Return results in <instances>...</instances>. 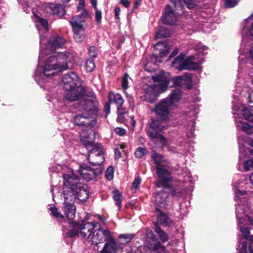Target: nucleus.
I'll list each match as a JSON object with an SVG mask.
<instances>
[{"instance_id": "f3484780", "label": "nucleus", "mask_w": 253, "mask_h": 253, "mask_svg": "<svg viewBox=\"0 0 253 253\" xmlns=\"http://www.w3.org/2000/svg\"><path fill=\"white\" fill-rule=\"evenodd\" d=\"M75 124L79 126H93L96 124L95 119L93 116H90L87 114L86 115L85 112H83L82 114L76 115L74 118Z\"/></svg>"}, {"instance_id": "e2e57ef3", "label": "nucleus", "mask_w": 253, "mask_h": 253, "mask_svg": "<svg viewBox=\"0 0 253 253\" xmlns=\"http://www.w3.org/2000/svg\"><path fill=\"white\" fill-rule=\"evenodd\" d=\"M249 99L250 103H253V91L249 94Z\"/></svg>"}, {"instance_id": "423d86ee", "label": "nucleus", "mask_w": 253, "mask_h": 253, "mask_svg": "<svg viewBox=\"0 0 253 253\" xmlns=\"http://www.w3.org/2000/svg\"><path fill=\"white\" fill-rule=\"evenodd\" d=\"M63 87L67 91L65 98L66 100L73 101L78 100L83 95V90L79 86L78 77L74 73L65 75L62 80Z\"/></svg>"}, {"instance_id": "473e14b6", "label": "nucleus", "mask_w": 253, "mask_h": 253, "mask_svg": "<svg viewBox=\"0 0 253 253\" xmlns=\"http://www.w3.org/2000/svg\"><path fill=\"white\" fill-rule=\"evenodd\" d=\"M155 232L158 234L160 239L163 242H166L169 240V236L168 234L165 232L158 225L157 223H155Z\"/></svg>"}, {"instance_id": "338daca9", "label": "nucleus", "mask_w": 253, "mask_h": 253, "mask_svg": "<svg viewBox=\"0 0 253 253\" xmlns=\"http://www.w3.org/2000/svg\"><path fill=\"white\" fill-rule=\"evenodd\" d=\"M250 76L251 79V82L253 84V71L251 72L250 74Z\"/></svg>"}, {"instance_id": "72a5a7b5", "label": "nucleus", "mask_w": 253, "mask_h": 253, "mask_svg": "<svg viewBox=\"0 0 253 253\" xmlns=\"http://www.w3.org/2000/svg\"><path fill=\"white\" fill-rule=\"evenodd\" d=\"M113 199L115 202V204L118 207L119 210H120L122 205V195L120 192L116 189H115L113 192Z\"/></svg>"}, {"instance_id": "6e6552de", "label": "nucleus", "mask_w": 253, "mask_h": 253, "mask_svg": "<svg viewBox=\"0 0 253 253\" xmlns=\"http://www.w3.org/2000/svg\"><path fill=\"white\" fill-rule=\"evenodd\" d=\"M155 84L147 86L144 88L145 97L150 102H153L156 97L168 89L170 79L164 75H156L152 77Z\"/></svg>"}, {"instance_id": "412c9836", "label": "nucleus", "mask_w": 253, "mask_h": 253, "mask_svg": "<svg viewBox=\"0 0 253 253\" xmlns=\"http://www.w3.org/2000/svg\"><path fill=\"white\" fill-rule=\"evenodd\" d=\"M171 81L175 86H182L187 84L189 88L192 86V76L190 74L185 73L183 76L175 77L171 79Z\"/></svg>"}, {"instance_id": "f704fd0d", "label": "nucleus", "mask_w": 253, "mask_h": 253, "mask_svg": "<svg viewBox=\"0 0 253 253\" xmlns=\"http://www.w3.org/2000/svg\"><path fill=\"white\" fill-rule=\"evenodd\" d=\"M170 33L168 29L164 27H161L157 32L155 37L156 39H162L169 37Z\"/></svg>"}, {"instance_id": "bb28decb", "label": "nucleus", "mask_w": 253, "mask_h": 253, "mask_svg": "<svg viewBox=\"0 0 253 253\" xmlns=\"http://www.w3.org/2000/svg\"><path fill=\"white\" fill-rule=\"evenodd\" d=\"M165 189L158 192L155 196V203L161 207H164L167 204L168 194L164 191Z\"/></svg>"}, {"instance_id": "4be33fe9", "label": "nucleus", "mask_w": 253, "mask_h": 253, "mask_svg": "<svg viewBox=\"0 0 253 253\" xmlns=\"http://www.w3.org/2000/svg\"><path fill=\"white\" fill-rule=\"evenodd\" d=\"M45 10L47 12L59 17L63 16L65 13V8L62 5L53 3L47 4Z\"/></svg>"}, {"instance_id": "3c124183", "label": "nucleus", "mask_w": 253, "mask_h": 253, "mask_svg": "<svg viewBox=\"0 0 253 253\" xmlns=\"http://www.w3.org/2000/svg\"><path fill=\"white\" fill-rule=\"evenodd\" d=\"M253 20V13L246 19V22L249 23L250 21ZM250 34L251 36H253V23L252 24V26L250 29Z\"/></svg>"}, {"instance_id": "ddd939ff", "label": "nucleus", "mask_w": 253, "mask_h": 253, "mask_svg": "<svg viewBox=\"0 0 253 253\" xmlns=\"http://www.w3.org/2000/svg\"><path fill=\"white\" fill-rule=\"evenodd\" d=\"M238 143L239 144V161H241L242 159H243L247 152L245 149L247 145H249L250 147V154L253 156V140L249 139L248 141H244L243 139L241 138H238ZM252 168H253V158L248 160L244 163V169L245 170L247 171L250 170Z\"/></svg>"}, {"instance_id": "6e6d98bb", "label": "nucleus", "mask_w": 253, "mask_h": 253, "mask_svg": "<svg viewBox=\"0 0 253 253\" xmlns=\"http://www.w3.org/2000/svg\"><path fill=\"white\" fill-rule=\"evenodd\" d=\"M110 104H111V103H110L109 101L105 105V111L106 114V116L110 113Z\"/></svg>"}, {"instance_id": "c85d7f7f", "label": "nucleus", "mask_w": 253, "mask_h": 253, "mask_svg": "<svg viewBox=\"0 0 253 253\" xmlns=\"http://www.w3.org/2000/svg\"><path fill=\"white\" fill-rule=\"evenodd\" d=\"M70 23L72 25L73 30H84V19L80 16H75L73 17L70 21Z\"/></svg>"}, {"instance_id": "1a4fd4ad", "label": "nucleus", "mask_w": 253, "mask_h": 253, "mask_svg": "<svg viewBox=\"0 0 253 253\" xmlns=\"http://www.w3.org/2000/svg\"><path fill=\"white\" fill-rule=\"evenodd\" d=\"M233 115L234 116L236 126L238 130L241 129L247 134L253 132V125H249L241 120H238L242 116L244 119L253 123V114L249 109L243 106L233 105Z\"/></svg>"}, {"instance_id": "5701e85b", "label": "nucleus", "mask_w": 253, "mask_h": 253, "mask_svg": "<svg viewBox=\"0 0 253 253\" xmlns=\"http://www.w3.org/2000/svg\"><path fill=\"white\" fill-rule=\"evenodd\" d=\"M181 97V91L180 89L178 88L172 91L169 96L164 99H167V103L170 107H172L176 105V104L180 101Z\"/></svg>"}, {"instance_id": "9b49d317", "label": "nucleus", "mask_w": 253, "mask_h": 253, "mask_svg": "<svg viewBox=\"0 0 253 253\" xmlns=\"http://www.w3.org/2000/svg\"><path fill=\"white\" fill-rule=\"evenodd\" d=\"M47 39H45L40 36V44L42 46L41 48H43L42 46H45L44 50L41 49L39 54V60L43 57L44 54H48L55 51L56 49L59 48H61L65 42V40L63 38L55 36L50 38L49 42L46 44Z\"/></svg>"}, {"instance_id": "4d7b16f0", "label": "nucleus", "mask_w": 253, "mask_h": 253, "mask_svg": "<svg viewBox=\"0 0 253 253\" xmlns=\"http://www.w3.org/2000/svg\"><path fill=\"white\" fill-rule=\"evenodd\" d=\"M81 18L84 19H84L86 18L88 16V12L86 10H84L79 15Z\"/></svg>"}, {"instance_id": "49530a36", "label": "nucleus", "mask_w": 253, "mask_h": 253, "mask_svg": "<svg viewBox=\"0 0 253 253\" xmlns=\"http://www.w3.org/2000/svg\"><path fill=\"white\" fill-rule=\"evenodd\" d=\"M239 0H226L225 7L227 8L233 7L238 2Z\"/></svg>"}, {"instance_id": "20e7f679", "label": "nucleus", "mask_w": 253, "mask_h": 253, "mask_svg": "<svg viewBox=\"0 0 253 253\" xmlns=\"http://www.w3.org/2000/svg\"><path fill=\"white\" fill-rule=\"evenodd\" d=\"M82 144L88 150L87 160L93 166L100 165L105 160L102 146L100 144H94L95 134L91 129L82 131L80 134Z\"/></svg>"}, {"instance_id": "a211bd4d", "label": "nucleus", "mask_w": 253, "mask_h": 253, "mask_svg": "<svg viewBox=\"0 0 253 253\" xmlns=\"http://www.w3.org/2000/svg\"><path fill=\"white\" fill-rule=\"evenodd\" d=\"M63 177L64 186L63 191H74L75 189L77 188V185L82 184L79 182L77 176L74 173H72V174H65L63 175Z\"/></svg>"}, {"instance_id": "dca6fc26", "label": "nucleus", "mask_w": 253, "mask_h": 253, "mask_svg": "<svg viewBox=\"0 0 253 253\" xmlns=\"http://www.w3.org/2000/svg\"><path fill=\"white\" fill-rule=\"evenodd\" d=\"M111 234L109 230H103L99 228L93 232L90 240L92 245H97L107 241L108 239H111Z\"/></svg>"}, {"instance_id": "8fccbe9b", "label": "nucleus", "mask_w": 253, "mask_h": 253, "mask_svg": "<svg viewBox=\"0 0 253 253\" xmlns=\"http://www.w3.org/2000/svg\"><path fill=\"white\" fill-rule=\"evenodd\" d=\"M152 249L154 251H158L159 249H162L163 251H165V247H164L160 242H158L153 245Z\"/></svg>"}, {"instance_id": "4468645a", "label": "nucleus", "mask_w": 253, "mask_h": 253, "mask_svg": "<svg viewBox=\"0 0 253 253\" xmlns=\"http://www.w3.org/2000/svg\"><path fill=\"white\" fill-rule=\"evenodd\" d=\"M79 103L80 108L82 109L88 115L93 116L97 113L98 103L94 97H84L80 101Z\"/></svg>"}, {"instance_id": "7c9ffc66", "label": "nucleus", "mask_w": 253, "mask_h": 253, "mask_svg": "<svg viewBox=\"0 0 253 253\" xmlns=\"http://www.w3.org/2000/svg\"><path fill=\"white\" fill-rule=\"evenodd\" d=\"M156 212L158 216V221L161 224H164L166 225L169 224L170 221L166 214L159 210L158 208L156 209Z\"/></svg>"}, {"instance_id": "bf43d9fd", "label": "nucleus", "mask_w": 253, "mask_h": 253, "mask_svg": "<svg viewBox=\"0 0 253 253\" xmlns=\"http://www.w3.org/2000/svg\"><path fill=\"white\" fill-rule=\"evenodd\" d=\"M121 12V9L119 7H116L115 9V16L117 19H119V15Z\"/></svg>"}, {"instance_id": "de8ad7c7", "label": "nucleus", "mask_w": 253, "mask_h": 253, "mask_svg": "<svg viewBox=\"0 0 253 253\" xmlns=\"http://www.w3.org/2000/svg\"><path fill=\"white\" fill-rule=\"evenodd\" d=\"M141 182V178L138 176L136 177L132 182V189H137Z\"/></svg>"}, {"instance_id": "4c0bfd02", "label": "nucleus", "mask_w": 253, "mask_h": 253, "mask_svg": "<svg viewBox=\"0 0 253 253\" xmlns=\"http://www.w3.org/2000/svg\"><path fill=\"white\" fill-rule=\"evenodd\" d=\"M126 111L125 108H118L117 109L118 117L117 121L118 122L122 123L124 121V115Z\"/></svg>"}, {"instance_id": "ea45409f", "label": "nucleus", "mask_w": 253, "mask_h": 253, "mask_svg": "<svg viewBox=\"0 0 253 253\" xmlns=\"http://www.w3.org/2000/svg\"><path fill=\"white\" fill-rule=\"evenodd\" d=\"M50 210L51 212V214L56 218H63V215L54 206L51 207Z\"/></svg>"}, {"instance_id": "052dcab7", "label": "nucleus", "mask_w": 253, "mask_h": 253, "mask_svg": "<svg viewBox=\"0 0 253 253\" xmlns=\"http://www.w3.org/2000/svg\"><path fill=\"white\" fill-rule=\"evenodd\" d=\"M84 7V0H79V3L78 6V10H81Z\"/></svg>"}, {"instance_id": "f8f14e48", "label": "nucleus", "mask_w": 253, "mask_h": 253, "mask_svg": "<svg viewBox=\"0 0 253 253\" xmlns=\"http://www.w3.org/2000/svg\"><path fill=\"white\" fill-rule=\"evenodd\" d=\"M62 194L64 197V212L69 220H72L75 217L76 207L74 203L76 196L73 193H67L66 191H63Z\"/></svg>"}, {"instance_id": "b1692460", "label": "nucleus", "mask_w": 253, "mask_h": 253, "mask_svg": "<svg viewBox=\"0 0 253 253\" xmlns=\"http://www.w3.org/2000/svg\"><path fill=\"white\" fill-rule=\"evenodd\" d=\"M107 241L100 253H115L117 246L112 235L111 239H108Z\"/></svg>"}, {"instance_id": "864d4df0", "label": "nucleus", "mask_w": 253, "mask_h": 253, "mask_svg": "<svg viewBox=\"0 0 253 253\" xmlns=\"http://www.w3.org/2000/svg\"><path fill=\"white\" fill-rule=\"evenodd\" d=\"M120 2L126 8H128L130 6V2L128 0H120Z\"/></svg>"}, {"instance_id": "69168bd1", "label": "nucleus", "mask_w": 253, "mask_h": 253, "mask_svg": "<svg viewBox=\"0 0 253 253\" xmlns=\"http://www.w3.org/2000/svg\"><path fill=\"white\" fill-rule=\"evenodd\" d=\"M250 179L251 183H252V185H253V172L250 175Z\"/></svg>"}, {"instance_id": "37998d69", "label": "nucleus", "mask_w": 253, "mask_h": 253, "mask_svg": "<svg viewBox=\"0 0 253 253\" xmlns=\"http://www.w3.org/2000/svg\"><path fill=\"white\" fill-rule=\"evenodd\" d=\"M187 115L189 117H191L192 116H195L197 114H198L199 111L197 107L192 106L190 107V111L187 112Z\"/></svg>"}, {"instance_id": "cd10ccee", "label": "nucleus", "mask_w": 253, "mask_h": 253, "mask_svg": "<svg viewBox=\"0 0 253 253\" xmlns=\"http://www.w3.org/2000/svg\"><path fill=\"white\" fill-rule=\"evenodd\" d=\"M108 97L110 103L116 104L117 105V109L118 108H124L123 105L124 103V100L120 94L110 92Z\"/></svg>"}, {"instance_id": "774afa93", "label": "nucleus", "mask_w": 253, "mask_h": 253, "mask_svg": "<svg viewBox=\"0 0 253 253\" xmlns=\"http://www.w3.org/2000/svg\"><path fill=\"white\" fill-rule=\"evenodd\" d=\"M127 253H136V251L133 249H130L127 251Z\"/></svg>"}, {"instance_id": "79ce46f5", "label": "nucleus", "mask_w": 253, "mask_h": 253, "mask_svg": "<svg viewBox=\"0 0 253 253\" xmlns=\"http://www.w3.org/2000/svg\"><path fill=\"white\" fill-rule=\"evenodd\" d=\"M114 174V168L112 166H110L105 171V177L109 180H111L113 179Z\"/></svg>"}, {"instance_id": "39448f33", "label": "nucleus", "mask_w": 253, "mask_h": 253, "mask_svg": "<svg viewBox=\"0 0 253 253\" xmlns=\"http://www.w3.org/2000/svg\"><path fill=\"white\" fill-rule=\"evenodd\" d=\"M195 49L197 52V55H191L184 59V55L181 54L172 62V66L179 70L199 69L200 65L204 62L203 57L207 54L208 47L198 43L195 46Z\"/></svg>"}, {"instance_id": "5fc2aeb1", "label": "nucleus", "mask_w": 253, "mask_h": 253, "mask_svg": "<svg viewBox=\"0 0 253 253\" xmlns=\"http://www.w3.org/2000/svg\"><path fill=\"white\" fill-rule=\"evenodd\" d=\"M147 238L153 239L155 238L154 234L151 230H147L146 233Z\"/></svg>"}, {"instance_id": "603ef678", "label": "nucleus", "mask_w": 253, "mask_h": 253, "mask_svg": "<svg viewBox=\"0 0 253 253\" xmlns=\"http://www.w3.org/2000/svg\"><path fill=\"white\" fill-rule=\"evenodd\" d=\"M115 132L120 136H123L126 133V130L123 128L117 127L114 129Z\"/></svg>"}, {"instance_id": "680f3d73", "label": "nucleus", "mask_w": 253, "mask_h": 253, "mask_svg": "<svg viewBox=\"0 0 253 253\" xmlns=\"http://www.w3.org/2000/svg\"><path fill=\"white\" fill-rule=\"evenodd\" d=\"M142 0H136L134 4L133 8H137L140 5Z\"/></svg>"}, {"instance_id": "6ab92c4d", "label": "nucleus", "mask_w": 253, "mask_h": 253, "mask_svg": "<svg viewBox=\"0 0 253 253\" xmlns=\"http://www.w3.org/2000/svg\"><path fill=\"white\" fill-rule=\"evenodd\" d=\"M178 15L170 6L167 4L165 6L164 14L162 17L163 22L167 25H175L177 22Z\"/></svg>"}, {"instance_id": "2eb2a0df", "label": "nucleus", "mask_w": 253, "mask_h": 253, "mask_svg": "<svg viewBox=\"0 0 253 253\" xmlns=\"http://www.w3.org/2000/svg\"><path fill=\"white\" fill-rule=\"evenodd\" d=\"M81 177L86 181H90L94 178L102 171L100 168L93 169L85 165H82L78 170Z\"/></svg>"}, {"instance_id": "a19ab883", "label": "nucleus", "mask_w": 253, "mask_h": 253, "mask_svg": "<svg viewBox=\"0 0 253 253\" xmlns=\"http://www.w3.org/2000/svg\"><path fill=\"white\" fill-rule=\"evenodd\" d=\"M146 153L147 151L145 148L139 147L136 149L135 152V155L136 158H141L143 156L145 155L146 154Z\"/></svg>"}, {"instance_id": "9d476101", "label": "nucleus", "mask_w": 253, "mask_h": 253, "mask_svg": "<svg viewBox=\"0 0 253 253\" xmlns=\"http://www.w3.org/2000/svg\"><path fill=\"white\" fill-rule=\"evenodd\" d=\"M97 222H87L84 224L72 223L70 226L68 236L74 238L80 235L84 239H90L93 229L97 227Z\"/></svg>"}, {"instance_id": "f257e3e1", "label": "nucleus", "mask_w": 253, "mask_h": 253, "mask_svg": "<svg viewBox=\"0 0 253 253\" xmlns=\"http://www.w3.org/2000/svg\"><path fill=\"white\" fill-rule=\"evenodd\" d=\"M234 192L237 203L236 214L238 221V229L242 233L239 236V241L237 247V253H247V242H242L244 239H246L249 242L250 253H253V236L249 235L250 228L246 226L247 225H253V218L249 215L251 211V204L246 199V191L235 188Z\"/></svg>"}, {"instance_id": "13d9d810", "label": "nucleus", "mask_w": 253, "mask_h": 253, "mask_svg": "<svg viewBox=\"0 0 253 253\" xmlns=\"http://www.w3.org/2000/svg\"><path fill=\"white\" fill-rule=\"evenodd\" d=\"M115 159H119L121 156V153L118 148L115 149Z\"/></svg>"}, {"instance_id": "c9c22d12", "label": "nucleus", "mask_w": 253, "mask_h": 253, "mask_svg": "<svg viewBox=\"0 0 253 253\" xmlns=\"http://www.w3.org/2000/svg\"><path fill=\"white\" fill-rule=\"evenodd\" d=\"M83 30H73L74 31V38L75 40L77 42H80L84 39V35L83 33Z\"/></svg>"}, {"instance_id": "aec40b11", "label": "nucleus", "mask_w": 253, "mask_h": 253, "mask_svg": "<svg viewBox=\"0 0 253 253\" xmlns=\"http://www.w3.org/2000/svg\"><path fill=\"white\" fill-rule=\"evenodd\" d=\"M67 193H71L74 194L80 201H84L88 198L89 192L87 189V186L82 184L77 185V188L75 189L74 191H70L66 190Z\"/></svg>"}, {"instance_id": "a18cd8bd", "label": "nucleus", "mask_w": 253, "mask_h": 253, "mask_svg": "<svg viewBox=\"0 0 253 253\" xmlns=\"http://www.w3.org/2000/svg\"><path fill=\"white\" fill-rule=\"evenodd\" d=\"M89 55L91 58H95L97 55V51L96 48L94 46H91L89 49Z\"/></svg>"}, {"instance_id": "a878e982", "label": "nucleus", "mask_w": 253, "mask_h": 253, "mask_svg": "<svg viewBox=\"0 0 253 253\" xmlns=\"http://www.w3.org/2000/svg\"><path fill=\"white\" fill-rule=\"evenodd\" d=\"M154 50L159 51L160 56L163 57L167 54L169 50V46L166 41L157 42L154 46Z\"/></svg>"}, {"instance_id": "c03bdc74", "label": "nucleus", "mask_w": 253, "mask_h": 253, "mask_svg": "<svg viewBox=\"0 0 253 253\" xmlns=\"http://www.w3.org/2000/svg\"><path fill=\"white\" fill-rule=\"evenodd\" d=\"M129 76L127 74H125L124 77L122 79V86L123 89H126L128 87V79Z\"/></svg>"}, {"instance_id": "0eeeda50", "label": "nucleus", "mask_w": 253, "mask_h": 253, "mask_svg": "<svg viewBox=\"0 0 253 253\" xmlns=\"http://www.w3.org/2000/svg\"><path fill=\"white\" fill-rule=\"evenodd\" d=\"M171 166L169 163L163 166H158L156 169L157 173L159 179L156 182L158 187H162L164 189H168L170 191L171 195L175 197H180L183 193V190L178 189H172L170 182L172 180V176L170 172Z\"/></svg>"}, {"instance_id": "e433bc0d", "label": "nucleus", "mask_w": 253, "mask_h": 253, "mask_svg": "<svg viewBox=\"0 0 253 253\" xmlns=\"http://www.w3.org/2000/svg\"><path fill=\"white\" fill-rule=\"evenodd\" d=\"M36 19L35 20L36 23H39L45 30L47 31L48 30V24L46 20L40 17L38 15H35Z\"/></svg>"}, {"instance_id": "0e129e2a", "label": "nucleus", "mask_w": 253, "mask_h": 253, "mask_svg": "<svg viewBox=\"0 0 253 253\" xmlns=\"http://www.w3.org/2000/svg\"><path fill=\"white\" fill-rule=\"evenodd\" d=\"M90 2L93 6V7L94 8V9H97L96 6H97V1L96 0H90Z\"/></svg>"}, {"instance_id": "2f4dec72", "label": "nucleus", "mask_w": 253, "mask_h": 253, "mask_svg": "<svg viewBox=\"0 0 253 253\" xmlns=\"http://www.w3.org/2000/svg\"><path fill=\"white\" fill-rule=\"evenodd\" d=\"M135 236L134 233L122 234L119 236L120 244L125 245L129 243Z\"/></svg>"}, {"instance_id": "c756f323", "label": "nucleus", "mask_w": 253, "mask_h": 253, "mask_svg": "<svg viewBox=\"0 0 253 253\" xmlns=\"http://www.w3.org/2000/svg\"><path fill=\"white\" fill-rule=\"evenodd\" d=\"M154 163L156 164V168L157 169L158 166H163L169 163L164 157L158 153H154L151 156Z\"/></svg>"}, {"instance_id": "f03ea898", "label": "nucleus", "mask_w": 253, "mask_h": 253, "mask_svg": "<svg viewBox=\"0 0 253 253\" xmlns=\"http://www.w3.org/2000/svg\"><path fill=\"white\" fill-rule=\"evenodd\" d=\"M167 99H162L153 109L156 119H152L147 134L151 140L156 144L165 145L167 140L162 134V131L167 129L165 123L169 119L170 106L167 103Z\"/></svg>"}, {"instance_id": "09e8293b", "label": "nucleus", "mask_w": 253, "mask_h": 253, "mask_svg": "<svg viewBox=\"0 0 253 253\" xmlns=\"http://www.w3.org/2000/svg\"><path fill=\"white\" fill-rule=\"evenodd\" d=\"M95 20L97 23H100L101 21L102 13L100 10L95 9Z\"/></svg>"}, {"instance_id": "7ed1b4c3", "label": "nucleus", "mask_w": 253, "mask_h": 253, "mask_svg": "<svg viewBox=\"0 0 253 253\" xmlns=\"http://www.w3.org/2000/svg\"><path fill=\"white\" fill-rule=\"evenodd\" d=\"M73 58V54L69 52H54L46 60L41 78V76L36 74L35 80L39 84L40 82H49L58 73L69 68L68 63Z\"/></svg>"}, {"instance_id": "58836bf2", "label": "nucleus", "mask_w": 253, "mask_h": 253, "mask_svg": "<svg viewBox=\"0 0 253 253\" xmlns=\"http://www.w3.org/2000/svg\"><path fill=\"white\" fill-rule=\"evenodd\" d=\"M85 66L87 72H91L93 71L95 68V64L93 59L92 58L87 59Z\"/></svg>"}, {"instance_id": "393cba45", "label": "nucleus", "mask_w": 253, "mask_h": 253, "mask_svg": "<svg viewBox=\"0 0 253 253\" xmlns=\"http://www.w3.org/2000/svg\"><path fill=\"white\" fill-rule=\"evenodd\" d=\"M171 2L176 8H180L181 9H183L185 6L190 9L195 6L193 0H171Z\"/></svg>"}]
</instances>
